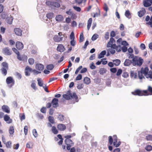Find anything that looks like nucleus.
I'll return each mask as SVG.
<instances>
[{
  "mask_svg": "<svg viewBox=\"0 0 152 152\" xmlns=\"http://www.w3.org/2000/svg\"><path fill=\"white\" fill-rule=\"evenodd\" d=\"M2 52L5 55H10L12 54V51L8 47L4 48L2 49Z\"/></svg>",
  "mask_w": 152,
  "mask_h": 152,
  "instance_id": "10",
  "label": "nucleus"
},
{
  "mask_svg": "<svg viewBox=\"0 0 152 152\" xmlns=\"http://www.w3.org/2000/svg\"><path fill=\"white\" fill-rule=\"evenodd\" d=\"M90 79L89 78L86 77L84 78L83 82L85 83L88 84L90 83Z\"/></svg>",
  "mask_w": 152,
  "mask_h": 152,
  "instance_id": "31",
  "label": "nucleus"
},
{
  "mask_svg": "<svg viewBox=\"0 0 152 152\" xmlns=\"http://www.w3.org/2000/svg\"><path fill=\"white\" fill-rule=\"evenodd\" d=\"M150 0H144L143 4L145 7H148L151 5V3H149Z\"/></svg>",
  "mask_w": 152,
  "mask_h": 152,
  "instance_id": "25",
  "label": "nucleus"
},
{
  "mask_svg": "<svg viewBox=\"0 0 152 152\" xmlns=\"http://www.w3.org/2000/svg\"><path fill=\"white\" fill-rule=\"evenodd\" d=\"M36 68L39 71H42L44 68V66L43 65L41 64H36Z\"/></svg>",
  "mask_w": 152,
  "mask_h": 152,
  "instance_id": "14",
  "label": "nucleus"
},
{
  "mask_svg": "<svg viewBox=\"0 0 152 152\" xmlns=\"http://www.w3.org/2000/svg\"><path fill=\"white\" fill-rule=\"evenodd\" d=\"M31 72H32L33 73V74L34 75H37L41 73V72L40 71H38L35 69H32V70H31Z\"/></svg>",
  "mask_w": 152,
  "mask_h": 152,
  "instance_id": "40",
  "label": "nucleus"
},
{
  "mask_svg": "<svg viewBox=\"0 0 152 152\" xmlns=\"http://www.w3.org/2000/svg\"><path fill=\"white\" fill-rule=\"evenodd\" d=\"M54 14L53 13H49L46 15V17L49 19H51L53 17Z\"/></svg>",
  "mask_w": 152,
  "mask_h": 152,
  "instance_id": "38",
  "label": "nucleus"
},
{
  "mask_svg": "<svg viewBox=\"0 0 152 152\" xmlns=\"http://www.w3.org/2000/svg\"><path fill=\"white\" fill-rule=\"evenodd\" d=\"M16 48L18 50H21L23 48L22 43L20 42H17L16 44Z\"/></svg>",
  "mask_w": 152,
  "mask_h": 152,
  "instance_id": "21",
  "label": "nucleus"
},
{
  "mask_svg": "<svg viewBox=\"0 0 152 152\" xmlns=\"http://www.w3.org/2000/svg\"><path fill=\"white\" fill-rule=\"evenodd\" d=\"M73 8L74 10L77 12H80L81 11V9L79 7L77 6H74Z\"/></svg>",
  "mask_w": 152,
  "mask_h": 152,
  "instance_id": "56",
  "label": "nucleus"
},
{
  "mask_svg": "<svg viewBox=\"0 0 152 152\" xmlns=\"http://www.w3.org/2000/svg\"><path fill=\"white\" fill-rule=\"evenodd\" d=\"M64 142L67 145L66 148L68 150H70V147L74 145V143L71 140L65 139Z\"/></svg>",
  "mask_w": 152,
  "mask_h": 152,
  "instance_id": "8",
  "label": "nucleus"
},
{
  "mask_svg": "<svg viewBox=\"0 0 152 152\" xmlns=\"http://www.w3.org/2000/svg\"><path fill=\"white\" fill-rule=\"evenodd\" d=\"M57 128L58 130L60 131H64L66 129V126L62 124H58L57 126Z\"/></svg>",
  "mask_w": 152,
  "mask_h": 152,
  "instance_id": "15",
  "label": "nucleus"
},
{
  "mask_svg": "<svg viewBox=\"0 0 152 152\" xmlns=\"http://www.w3.org/2000/svg\"><path fill=\"white\" fill-rule=\"evenodd\" d=\"M96 66L93 62H92L90 65V68L91 69H94L96 68Z\"/></svg>",
  "mask_w": 152,
  "mask_h": 152,
  "instance_id": "64",
  "label": "nucleus"
},
{
  "mask_svg": "<svg viewBox=\"0 0 152 152\" xmlns=\"http://www.w3.org/2000/svg\"><path fill=\"white\" fill-rule=\"evenodd\" d=\"M6 30V28H5L3 27H1V28L0 29V32L1 33L3 34L4 33Z\"/></svg>",
  "mask_w": 152,
  "mask_h": 152,
  "instance_id": "58",
  "label": "nucleus"
},
{
  "mask_svg": "<svg viewBox=\"0 0 152 152\" xmlns=\"http://www.w3.org/2000/svg\"><path fill=\"white\" fill-rule=\"evenodd\" d=\"M140 70L146 78L152 79V71H150L148 72L149 69L148 67L142 68Z\"/></svg>",
  "mask_w": 152,
  "mask_h": 152,
  "instance_id": "2",
  "label": "nucleus"
},
{
  "mask_svg": "<svg viewBox=\"0 0 152 152\" xmlns=\"http://www.w3.org/2000/svg\"><path fill=\"white\" fill-rule=\"evenodd\" d=\"M125 15L126 17L129 18H130L131 16V14L129 10L126 11L125 12Z\"/></svg>",
  "mask_w": 152,
  "mask_h": 152,
  "instance_id": "44",
  "label": "nucleus"
},
{
  "mask_svg": "<svg viewBox=\"0 0 152 152\" xmlns=\"http://www.w3.org/2000/svg\"><path fill=\"white\" fill-rule=\"evenodd\" d=\"M52 131L55 134H56L58 133V131L55 126H53L52 128Z\"/></svg>",
  "mask_w": 152,
  "mask_h": 152,
  "instance_id": "37",
  "label": "nucleus"
},
{
  "mask_svg": "<svg viewBox=\"0 0 152 152\" xmlns=\"http://www.w3.org/2000/svg\"><path fill=\"white\" fill-rule=\"evenodd\" d=\"M92 22V19L91 18H90L88 19V24H87V29L88 30L91 26V23Z\"/></svg>",
  "mask_w": 152,
  "mask_h": 152,
  "instance_id": "28",
  "label": "nucleus"
},
{
  "mask_svg": "<svg viewBox=\"0 0 152 152\" xmlns=\"http://www.w3.org/2000/svg\"><path fill=\"white\" fill-rule=\"evenodd\" d=\"M11 142L10 141L7 142L5 144H6V146L7 148H10L11 146Z\"/></svg>",
  "mask_w": 152,
  "mask_h": 152,
  "instance_id": "48",
  "label": "nucleus"
},
{
  "mask_svg": "<svg viewBox=\"0 0 152 152\" xmlns=\"http://www.w3.org/2000/svg\"><path fill=\"white\" fill-rule=\"evenodd\" d=\"M103 9L106 12H107L108 10V8L107 5L106 3L104 4Z\"/></svg>",
  "mask_w": 152,
  "mask_h": 152,
  "instance_id": "59",
  "label": "nucleus"
},
{
  "mask_svg": "<svg viewBox=\"0 0 152 152\" xmlns=\"http://www.w3.org/2000/svg\"><path fill=\"white\" fill-rule=\"evenodd\" d=\"M84 37L83 36V33H81L80 36L79 38V42H83L84 40Z\"/></svg>",
  "mask_w": 152,
  "mask_h": 152,
  "instance_id": "46",
  "label": "nucleus"
},
{
  "mask_svg": "<svg viewBox=\"0 0 152 152\" xmlns=\"http://www.w3.org/2000/svg\"><path fill=\"white\" fill-rule=\"evenodd\" d=\"M15 34L18 36H21L22 35V30L20 28H16L14 29Z\"/></svg>",
  "mask_w": 152,
  "mask_h": 152,
  "instance_id": "11",
  "label": "nucleus"
},
{
  "mask_svg": "<svg viewBox=\"0 0 152 152\" xmlns=\"http://www.w3.org/2000/svg\"><path fill=\"white\" fill-rule=\"evenodd\" d=\"M3 117H4V120L7 122L8 123L10 124L12 122V119L10 118V117L8 115L6 114L4 116V115Z\"/></svg>",
  "mask_w": 152,
  "mask_h": 152,
  "instance_id": "17",
  "label": "nucleus"
},
{
  "mask_svg": "<svg viewBox=\"0 0 152 152\" xmlns=\"http://www.w3.org/2000/svg\"><path fill=\"white\" fill-rule=\"evenodd\" d=\"M71 99H73L75 100L76 102L78 101V97L75 93H71Z\"/></svg>",
  "mask_w": 152,
  "mask_h": 152,
  "instance_id": "18",
  "label": "nucleus"
},
{
  "mask_svg": "<svg viewBox=\"0 0 152 152\" xmlns=\"http://www.w3.org/2000/svg\"><path fill=\"white\" fill-rule=\"evenodd\" d=\"M132 64L134 66L137 65L140 66L142 64L143 60L141 57L135 56L132 60Z\"/></svg>",
  "mask_w": 152,
  "mask_h": 152,
  "instance_id": "3",
  "label": "nucleus"
},
{
  "mask_svg": "<svg viewBox=\"0 0 152 152\" xmlns=\"http://www.w3.org/2000/svg\"><path fill=\"white\" fill-rule=\"evenodd\" d=\"M13 19V18L12 16L8 17L6 19L7 23L10 24H12Z\"/></svg>",
  "mask_w": 152,
  "mask_h": 152,
  "instance_id": "27",
  "label": "nucleus"
},
{
  "mask_svg": "<svg viewBox=\"0 0 152 152\" xmlns=\"http://www.w3.org/2000/svg\"><path fill=\"white\" fill-rule=\"evenodd\" d=\"M146 12V11L145 9H143L142 10H140L138 12V15L140 17H142Z\"/></svg>",
  "mask_w": 152,
  "mask_h": 152,
  "instance_id": "24",
  "label": "nucleus"
},
{
  "mask_svg": "<svg viewBox=\"0 0 152 152\" xmlns=\"http://www.w3.org/2000/svg\"><path fill=\"white\" fill-rule=\"evenodd\" d=\"M54 67V66L53 64H50L47 66V69L49 70H52Z\"/></svg>",
  "mask_w": 152,
  "mask_h": 152,
  "instance_id": "36",
  "label": "nucleus"
},
{
  "mask_svg": "<svg viewBox=\"0 0 152 152\" xmlns=\"http://www.w3.org/2000/svg\"><path fill=\"white\" fill-rule=\"evenodd\" d=\"M70 39L71 40L74 39H75V36L73 32H72L71 33L70 36Z\"/></svg>",
  "mask_w": 152,
  "mask_h": 152,
  "instance_id": "63",
  "label": "nucleus"
},
{
  "mask_svg": "<svg viewBox=\"0 0 152 152\" xmlns=\"http://www.w3.org/2000/svg\"><path fill=\"white\" fill-rule=\"evenodd\" d=\"M58 99H57L54 98L52 101L51 103L53 107L54 108H56L58 106Z\"/></svg>",
  "mask_w": 152,
  "mask_h": 152,
  "instance_id": "12",
  "label": "nucleus"
},
{
  "mask_svg": "<svg viewBox=\"0 0 152 152\" xmlns=\"http://www.w3.org/2000/svg\"><path fill=\"white\" fill-rule=\"evenodd\" d=\"M63 37H59L58 35H55L53 37V40L56 42H59L62 41Z\"/></svg>",
  "mask_w": 152,
  "mask_h": 152,
  "instance_id": "16",
  "label": "nucleus"
},
{
  "mask_svg": "<svg viewBox=\"0 0 152 152\" xmlns=\"http://www.w3.org/2000/svg\"><path fill=\"white\" fill-rule=\"evenodd\" d=\"M6 82L8 85H9L10 87H12L14 85L15 81L12 77L10 76L7 78Z\"/></svg>",
  "mask_w": 152,
  "mask_h": 152,
  "instance_id": "7",
  "label": "nucleus"
},
{
  "mask_svg": "<svg viewBox=\"0 0 152 152\" xmlns=\"http://www.w3.org/2000/svg\"><path fill=\"white\" fill-rule=\"evenodd\" d=\"M106 69L104 68H101L99 69V72L100 75H102L106 73Z\"/></svg>",
  "mask_w": 152,
  "mask_h": 152,
  "instance_id": "34",
  "label": "nucleus"
},
{
  "mask_svg": "<svg viewBox=\"0 0 152 152\" xmlns=\"http://www.w3.org/2000/svg\"><path fill=\"white\" fill-rule=\"evenodd\" d=\"M58 118L61 121H63L64 120V116L62 115H59Z\"/></svg>",
  "mask_w": 152,
  "mask_h": 152,
  "instance_id": "54",
  "label": "nucleus"
},
{
  "mask_svg": "<svg viewBox=\"0 0 152 152\" xmlns=\"http://www.w3.org/2000/svg\"><path fill=\"white\" fill-rule=\"evenodd\" d=\"M14 132V128L13 126H11L10 127L9 132L10 134H13Z\"/></svg>",
  "mask_w": 152,
  "mask_h": 152,
  "instance_id": "43",
  "label": "nucleus"
},
{
  "mask_svg": "<svg viewBox=\"0 0 152 152\" xmlns=\"http://www.w3.org/2000/svg\"><path fill=\"white\" fill-rule=\"evenodd\" d=\"M114 49H115L116 51L118 52H119L121 51V48L120 45H119L118 46H117L116 45V46L114 48H113Z\"/></svg>",
  "mask_w": 152,
  "mask_h": 152,
  "instance_id": "41",
  "label": "nucleus"
},
{
  "mask_svg": "<svg viewBox=\"0 0 152 152\" xmlns=\"http://www.w3.org/2000/svg\"><path fill=\"white\" fill-rule=\"evenodd\" d=\"M106 54V51L105 50H103L102 51L101 53L98 55V58H103L104 56V55Z\"/></svg>",
  "mask_w": 152,
  "mask_h": 152,
  "instance_id": "29",
  "label": "nucleus"
},
{
  "mask_svg": "<svg viewBox=\"0 0 152 152\" xmlns=\"http://www.w3.org/2000/svg\"><path fill=\"white\" fill-rule=\"evenodd\" d=\"M2 68L1 71L2 74L4 76H6L7 73V70L9 69L8 64L6 62H4L1 63Z\"/></svg>",
  "mask_w": 152,
  "mask_h": 152,
  "instance_id": "4",
  "label": "nucleus"
},
{
  "mask_svg": "<svg viewBox=\"0 0 152 152\" xmlns=\"http://www.w3.org/2000/svg\"><path fill=\"white\" fill-rule=\"evenodd\" d=\"M24 131L25 134L26 135L27 134L28 131V127L27 126H24Z\"/></svg>",
  "mask_w": 152,
  "mask_h": 152,
  "instance_id": "55",
  "label": "nucleus"
},
{
  "mask_svg": "<svg viewBox=\"0 0 152 152\" xmlns=\"http://www.w3.org/2000/svg\"><path fill=\"white\" fill-rule=\"evenodd\" d=\"M57 50L60 52H63L65 50V48L63 45L58 44L57 48Z\"/></svg>",
  "mask_w": 152,
  "mask_h": 152,
  "instance_id": "19",
  "label": "nucleus"
},
{
  "mask_svg": "<svg viewBox=\"0 0 152 152\" xmlns=\"http://www.w3.org/2000/svg\"><path fill=\"white\" fill-rule=\"evenodd\" d=\"M29 63L30 65H33L34 63V60L33 58H29L28 60Z\"/></svg>",
  "mask_w": 152,
  "mask_h": 152,
  "instance_id": "47",
  "label": "nucleus"
},
{
  "mask_svg": "<svg viewBox=\"0 0 152 152\" xmlns=\"http://www.w3.org/2000/svg\"><path fill=\"white\" fill-rule=\"evenodd\" d=\"M70 44L72 46H74L76 45V42L74 39L70 41Z\"/></svg>",
  "mask_w": 152,
  "mask_h": 152,
  "instance_id": "61",
  "label": "nucleus"
},
{
  "mask_svg": "<svg viewBox=\"0 0 152 152\" xmlns=\"http://www.w3.org/2000/svg\"><path fill=\"white\" fill-rule=\"evenodd\" d=\"M2 109L4 112L7 113H10V110L8 107L6 105H3L2 107Z\"/></svg>",
  "mask_w": 152,
  "mask_h": 152,
  "instance_id": "22",
  "label": "nucleus"
},
{
  "mask_svg": "<svg viewBox=\"0 0 152 152\" xmlns=\"http://www.w3.org/2000/svg\"><path fill=\"white\" fill-rule=\"evenodd\" d=\"M113 61L114 65L116 66H118L121 63L120 60L118 59L113 60Z\"/></svg>",
  "mask_w": 152,
  "mask_h": 152,
  "instance_id": "33",
  "label": "nucleus"
},
{
  "mask_svg": "<svg viewBox=\"0 0 152 152\" xmlns=\"http://www.w3.org/2000/svg\"><path fill=\"white\" fill-rule=\"evenodd\" d=\"M132 94L134 95H137L140 96H146L145 94H147L146 91L141 90L139 89H136L134 91L132 92Z\"/></svg>",
  "mask_w": 152,
  "mask_h": 152,
  "instance_id": "5",
  "label": "nucleus"
},
{
  "mask_svg": "<svg viewBox=\"0 0 152 152\" xmlns=\"http://www.w3.org/2000/svg\"><path fill=\"white\" fill-rule=\"evenodd\" d=\"M108 141L110 145L113 143V145L115 147H119L121 143L120 141L118 142V138L116 135L113 136V138L111 136H109L108 137Z\"/></svg>",
  "mask_w": 152,
  "mask_h": 152,
  "instance_id": "1",
  "label": "nucleus"
},
{
  "mask_svg": "<svg viewBox=\"0 0 152 152\" xmlns=\"http://www.w3.org/2000/svg\"><path fill=\"white\" fill-rule=\"evenodd\" d=\"M71 92L70 91H68L65 94L63 95V97L67 100L71 99Z\"/></svg>",
  "mask_w": 152,
  "mask_h": 152,
  "instance_id": "13",
  "label": "nucleus"
},
{
  "mask_svg": "<svg viewBox=\"0 0 152 152\" xmlns=\"http://www.w3.org/2000/svg\"><path fill=\"white\" fill-rule=\"evenodd\" d=\"M109 33L108 32H106L105 34L104 38L106 40H107L109 38Z\"/></svg>",
  "mask_w": 152,
  "mask_h": 152,
  "instance_id": "62",
  "label": "nucleus"
},
{
  "mask_svg": "<svg viewBox=\"0 0 152 152\" xmlns=\"http://www.w3.org/2000/svg\"><path fill=\"white\" fill-rule=\"evenodd\" d=\"M37 81L38 82V84L39 86L40 87H42L43 86V82L41 78H38L37 79Z\"/></svg>",
  "mask_w": 152,
  "mask_h": 152,
  "instance_id": "30",
  "label": "nucleus"
},
{
  "mask_svg": "<svg viewBox=\"0 0 152 152\" xmlns=\"http://www.w3.org/2000/svg\"><path fill=\"white\" fill-rule=\"evenodd\" d=\"M145 149L148 151H150L152 150V146L150 145H148L145 148Z\"/></svg>",
  "mask_w": 152,
  "mask_h": 152,
  "instance_id": "51",
  "label": "nucleus"
},
{
  "mask_svg": "<svg viewBox=\"0 0 152 152\" xmlns=\"http://www.w3.org/2000/svg\"><path fill=\"white\" fill-rule=\"evenodd\" d=\"M48 120L52 124H54V121L53 117L52 116H50L48 118Z\"/></svg>",
  "mask_w": 152,
  "mask_h": 152,
  "instance_id": "45",
  "label": "nucleus"
},
{
  "mask_svg": "<svg viewBox=\"0 0 152 152\" xmlns=\"http://www.w3.org/2000/svg\"><path fill=\"white\" fill-rule=\"evenodd\" d=\"M47 5L51 7H54L59 8L60 7V4L58 2L53 1H48L46 2Z\"/></svg>",
  "mask_w": 152,
  "mask_h": 152,
  "instance_id": "6",
  "label": "nucleus"
},
{
  "mask_svg": "<svg viewBox=\"0 0 152 152\" xmlns=\"http://www.w3.org/2000/svg\"><path fill=\"white\" fill-rule=\"evenodd\" d=\"M145 91H146L147 92V94H145L146 96L152 95V87L151 86H148L147 89Z\"/></svg>",
  "mask_w": 152,
  "mask_h": 152,
  "instance_id": "23",
  "label": "nucleus"
},
{
  "mask_svg": "<svg viewBox=\"0 0 152 152\" xmlns=\"http://www.w3.org/2000/svg\"><path fill=\"white\" fill-rule=\"evenodd\" d=\"M32 68L28 66H27L25 69V75L26 76H28L30 75V72H31Z\"/></svg>",
  "mask_w": 152,
  "mask_h": 152,
  "instance_id": "20",
  "label": "nucleus"
},
{
  "mask_svg": "<svg viewBox=\"0 0 152 152\" xmlns=\"http://www.w3.org/2000/svg\"><path fill=\"white\" fill-rule=\"evenodd\" d=\"M19 116L20 117V120L21 121L24 120L25 118V116L24 113H23L22 114H20Z\"/></svg>",
  "mask_w": 152,
  "mask_h": 152,
  "instance_id": "52",
  "label": "nucleus"
},
{
  "mask_svg": "<svg viewBox=\"0 0 152 152\" xmlns=\"http://www.w3.org/2000/svg\"><path fill=\"white\" fill-rule=\"evenodd\" d=\"M33 146V144L31 142H29L27 143L26 145V147L27 148H31Z\"/></svg>",
  "mask_w": 152,
  "mask_h": 152,
  "instance_id": "39",
  "label": "nucleus"
},
{
  "mask_svg": "<svg viewBox=\"0 0 152 152\" xmlns=\"http://www.w3.org/2000/svg\"><path fill=\"white\" fill-rule=\"evenodd\" d=\"M63 17L62 15H57L56 17V20L57 21L60 22L63 20Z\"/></svg>",
  "mask_w": 152,
  "mask_h": 152,
  "instance_id": "26",
  "label": "nucleus"
},
{
  "mask_svg": "<svg viewBox=\"0 0 152 152\" xmlns=\"http://www.w3.org/2000/svg\"><path fill=\"white\" fill-rule=\"evenodd\" d=\"M146 139L148 141H152V135H148L146 137Z\"/></svg>",
  "mask_w": 152,
  "mask_h": 152,
  "instance_id": "50",
  "label": "nucleus"
},
{
  "mask_svg": "<svg viewBox=\"0 0 152 152\" xmlns=\"http://www.w3.org/2000/svg\"><path fill=\"white\" fill-rule=\"evenodd\" d=\"M122 73V70L121 69H119L116 73V75L119 76L121 75Z\"/></svg>",
  "mask_w": 152,
  "mask_h": 152,
  "instance_id": "60",
  "label": "nucleus"
},
{
  "mask_svg": "<svg viewBox=\"0 0 152 152\" xmlns=\"http://www.w3.org/2000/svg\"><path fill=\"white\" fill-rule=\"evenodd\" d=\"M143 74L141 71L138 72V77L140 79H142L143 78H144V76L142 75Z\"/></svg>",
  "mask_w": 152,
  "mask_h": 152,
  "instance_id": "42",
  "label": "nucleus"
},
{
  "mask_svg": "<svg viewBox=\"0 0 152 152\" xmlns=\"http://www.w3.org/2000/svg\"><path fill=\"white\" fill-rule=\"evenodd\" d=\"M31 86L35 90H37V88L36 86V84L35 83H32L31 84Z\"/></svg>",
  "mask_w": 152,
  "mask_h": 152,
  "instance_id": "53",
  "label": "nucleus"
},
{
  "mask_svg": "<svg viewBox=\"0 0 152 152\" xmlns=\"http://www.w3.org/2000/svg\"><path fill=\"white\" fill-rule=\"evenodd\" d=\"M132 61L129 59H126L124 63L125 66H129L131 64Z\"/></svg>",
  "mask_w": 152,
  "mask_h": 152,
  "instance_id": "32",
  "label": "nucleus"
},
{
  "mask_svg": "<svg viewBox=\"0 0 152 152\" xmlns=\"http://www.w3.org/2000/svg\"><path fill=\"white\" fill-rule=\"evenodd\" d=\"M115 42L114 39L111 37L110 39V41L108 42L107 45V47L108 48L111 47L114 48L115 47L116 45L115 44H113V43Z\"/></svg>",
  "mask_w": 152,
  "mask_h": 152,
  "instance_id": "9",
  "label": "nucleus"
},
{
  "mask_svg": "<svg viewBox=\"0 0 152 152\" xmlns=\"http://www.w3.org/2000/svg\"><path fill=\"white\" fill-rule=\"evenodd\" d=\"M129 74L127 72H125L123 73L122 76L124 78H127L129 77Z\"/></svg>",
  "mask_w": 152,
  "mask_h": 152,
  "instance_id": "57",
  "label": "nucleus"
},
{
  "mask_svg": "<svg viewBox=\"0 0 152 152\" xmlns=\"http://www.w3.org/2000/svg\"><path fill=\"white\" fill-rule=\"evenodd\" d=\"M108 51L110 52L111 54H113L115 53V50L114 49L111 47L108 49Z\"/></svg>",
  "mask_w": 152,
  "mask_h": 152,
  "instance_id": "49",
  "label": "nucleus"
},
{
  "mask_svg": "<svg viewBox=\"0 0 152 152\" xmlns=\"http://www.w3.org/2000/svg\"><path fill=\"white\" fill-rule=\"evenodd\" d=\"M130 75L131 77L136 78L137 77V73L136 72H134L133 71H131Z\"/></svg>",
  "mask_w": 152,
  "mask_h": 152,
  "instance_id": "35",
  "label": "nucleus"
}]
</instances>
